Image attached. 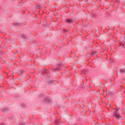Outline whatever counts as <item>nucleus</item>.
Returning <instances> with one entry per match:
<instances>
[{"label": "nucleus", "mask_w": 125, "mask_h": 125, "mask_svg": "<svg viewBox=\"0 0 125 125\" xmlns=\"http://www.w3.org/2000/svg\"><path fill=\"white\" fill-rule=\"evenodd\" d=\"M125 67L124 66L123 67H121L120 68V72L121 73H125Z\"/></svg>", "instance_id": "nucleus-2"}, {"label": "nucleus", "mask_w": 125, "mask_h": 125, "mask_svg": "<svg viewBox=\"0 0 125 125\" xmlns=\"http://www.w3.org/2000/svg\"><path fill=\"white\" fill-rule=\"evenodd\" d=\"M119 111L120 112H122V109H117L116 112H115V117H116V118H117L118 120H123V117L120 116V114L118 113V112H119Z\"/></svg>", "instance_id": "nucleus-1"}, {"label": "nucleus", "mask_w": 125, "mask_h": 125, "mask_svg": "<svg viewBox=\"0 0 125 125\" xmlns=\"http://www.w3.org/2000/svg\"><path fill=\"white\" fill-rule=\"evenodd\" d=\"M73 20L72 19H66V23H72L73 22Z\"/></svg>", "instance_id": "nucleus-3"}]
</instances>
